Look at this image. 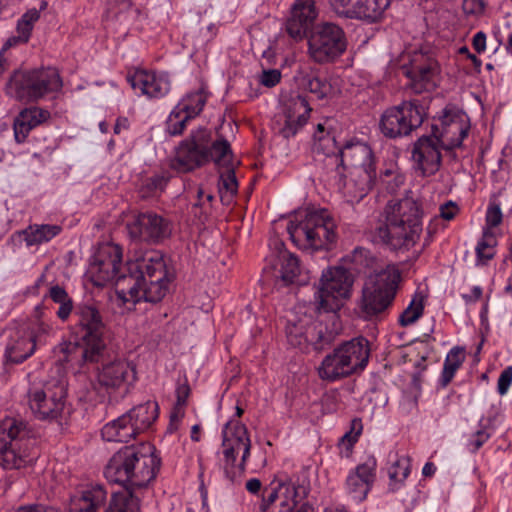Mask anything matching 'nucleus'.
<instances>
[{"label": "nucleus", "mask_w": 512, "mask_h": 512, "mask_svg": "<svg viewBox=\"0 0 512 512\" xmlns=\"http://www.w3.org/2000/svg\"><path fill=\"white\" fill-rule=\"evenodd\" d=\"M88 273L95 286L115 282L118 295L132 302L161 301L174 279L160 251H147L141 258L128 261L123 268L122 248L113 243L98 247L91 257Z\"/></svg>", "instance_id": "nucleus-1"}, {"label": "nucleus", "mask_w": 512, "mask_h": 512, "mask_svg": "<svg viewBox=\"0 0 512 512\" xmlns=\"http://www.w3.org/2000/svg\"><path fill=\"white\" fill-rule=\"evenodd\" d=\"M385 221L374 232L377 241L393 251H408L416 245L423 231L421 204L410 197L389 201Z\"/></svg>", "instance_id": "nucleus-2"}, {"label": "nucleus", "mask_w": 512, "mask_h": 512, "mask_svg": "<svg viewBox=\"0 0 512 512\" xmlns=\"http://www.w3.org/2000/svg\"><path fill=\"white\" fill-rule=\"evenodd\" d=\"M232 158V149L226 139L212 141L211 131L200 127L180 143L175 161L178 169L187 172L210 161L228 168L232 165Z\"/></svg>", "instance_id": "nucleus-3"}, {"label": "nucleus", "mask_w": 512, "mask_h": 512, "mask_svg": "<svg viewBox=\"0 0 512 512\" xmlns=\"http://www.w3.org/2000/svg\"><path fill=\"white\" fill-rule=\"evenodd\" d=\"M287 232L302 249H328L337 240L335 220L326 209L298 212L289 222Z\"/></svg>", "instance_id": "nucleus-4"}, {"label": "nucleus", "mask_w": 512, "mask_h": 512, "mask_svg": "<svg viewBox=\"0 0 512 512\" xmlns=\"http://www.w3.org/2000/svg\"><path fill=\"white\" fill-rule=\"evenodd\" d=\"M35 439L26 421L6 417L0 421V466L4 469H20L32 463Z\"/></svg>", "instance_id": "nucleus-5"}, {"label": "nucleus", "mask_w": 512, "mask_h": 512, "mask_svg": "<svg viewBox=\"0 0 512 512\" xmlns=\"http://www.w3.org/2000/svg\"><path fill=\"white\" fill-rule=\"evenodd\" d=\"M370 357L369 341L362 336L345 341L327 354L319 367L323 380L334 382L362 371Z\"/></svg>", "instance_id": "nucleus-6"}, {"label": "nucleus", "mask_w": 512, "mask_h": 512, "mask_svg": "<svg viewBox=\"0 0 512 512\" xmlns=\"http://www.w3.org/2000/svg\"><path fill=\"white\" fill-rule=\"evenodd\" d=\"M400 281L401 274L395 268H387L365 280L358 302L360 313L365 320L381 318L389 310Z\"/></svg>", "instance_id": "nucleus-7"}, {"label": "nucleus", "mask_w": 512, "mask_h": 512, "mask_svg": "<svg viewBox=\"0 0 512 512\" xmlns=\"http://www.w3.org/2000/svg\"><path fill=\"white\" fill-rule=\"evenodd\" d=\"M159 407L155 401H147L130 409L101 429L104 440L128 442L146 431L157 419Z\"/></svg>", "instance_id": "nucleus-8"}, {"label": "nucleus", "mask_w": 512, "mask_h": 512, "mask_svg": "<svg viewBox=\"0 0 512 512\" xmlns=\"http://www.w3.org/2000/svg\"><path fill=\"white\" fill-rule=\"evenodd\" d=\"M306 37L307 54L317 64L332 63L347 49V39L343 28L332 22L316 25Z\"/></svg>", "instance_id": "nucleus-9"}, {"label": "nucleus", "mask_w": 512, "mask_h": 512, "mask_svg": "<svg viewBox=\"0 0 512 512\" xmlns=\"http://www.w3.org/2000/svg\"><path fill=\"white\" fill-rule=\"evenodd\" d=\"M423 121L424 111L419 101H403L384 110L379 120V129L386 138L396 139L410 135Z\"/></svg>", "instance_id": "nucleus-10"}, {"label": "nucleus", "mask_w": 512, "mask_h": 512, "mask_svg": "<svg viewBox=\"0 0 512 512\" xmlns=\"http://www.w3.org/2000/svg\"><path fill=\"white\" fill-rule=\"evenodd\" d=\"M352 284L351 274L344 267H330L324 270L315 297L317 310L338 311L343 305L342 301L350 297Z\"/></svg>", "instance_id": "nucleus-11"}, {"label": "nucleus", "mask_w": 512, "mask_h": 512, "mask_svg": "<svg viewBox=\"0 0 512 512\" xmlns=\"http://www.w3.org/2000/svg\"><path fill=\"white\" fill-rule=\"evenodd\" d=\"M66 395L67 385L63 379L49 381L42 388L29 390V407L40 420H56L64 413Z\"/></svg>", "instance_id": "nucleus-12"}, {"label": "nucleus", "mask_w": 512, "mask_h": 512, "mask_svg": "<svg viewBox=\"0 0 512 512\" xmlns=\"http://www.w3.org/2000/svg\"><path fill=\"white\" fill-rule=\"evenodd\" d=\"M325 155L331 164H335L336 176L340 177V182L344 177L346 167H350L352 171H376L375 155L371 147L360 141H348L342 147L336 145Z\"/></svg>", "instance_id": "nucleus-13"}, {"label": "nucleus", "mask_w": 512, "mask_h": 512, "mask_svg": "<svg viewBox=\"0 0 512 512\" xmlns=\"http://www.w3.org/2000/svg\"><path fill=\"white\" fill-rule=\"evenodd\" d=\"M439 121L440 125H432L431 135L441 148L450 151L461 147L470 129L468 116L456 106L447 105Z\"/></svg>", "instance_id": "nucleus-14"}, {"label": "nucleus", "mask_w": 512, "mask_h": 512, "mask_svg": "<svg viewBox=\"0 0 512 512\" xmlns=\"http://www.w3.org/2000/svg\"><path fill=\"white\" fill-rule=\"evenodd\" d=\"M74 335L83 341H88L94 346L105 350L104 333L106 325L99 306L92 302H82L73 309Z\"/></svg>", "instance_id": "nucleus-15"}, {"label": "nucleus", "mask_w": 512, "mask_h": 512, "mask_svg": "<svg viewBox=\"0 0 512 512\" xmlns=\"http://www.w3.org/2000/svg\"><path fill=\"white\" fill-rule=\"evenodd\" d=\"M160 468L161 459L155 454V447L147 442L136 444L127 490L142 494L156 479Z\"/></svg>", "instance_id": "nucleus-16"}, {"label": "nucleus", "mask_w": 512, "mask_h": 512, "mask_svg": "<svg viewBox=\"0 0 512 512\" xmlns=\"http://www.w3.org/2000/svg\"><path fill=\"white\" fill-rule=\"evenodd\" d=\"M56 361L70 368H82L87 364L98 363L104 356V351L88 341L76 338L72 341H62L53 349Z\"/></svg>", "instance_id": "nucleus-17"}, {"label": "nucleus", "mask_w": 512, "mask_h": 512, "mask_svg": "<svg viewBox=\"0 0 512 512\" xmlns=\"http://www.w3.org/2000/svg\"><path fill=\"white\" fill-rule=\"evenodd\" d=\"M328 3L340 17L375 23L382 18L390 0H328Z\"/></svg>", "instance_id": "nucleus-18"}, {"label": "nucleus", "mask_w": 512, "mask_h": 512, "mask_svg": "<svg viewBox=\"0 0 512 512\" xmlns=\"http://www.w3.org/2000/svg\"><path fill=\"white\" fill-rule=\"evenodd\" d=\"M127 228L131 237L151 243L163 241L172 232L171 223L152 211L139 213Z\"/></svg>", "instance_id": "nucleus-19"}, {"label": "nucleus", "mask_w": 512, "mask_h": 512, "mask_svg": "<svg viewBox=\"0 0 512 512\" xmlns=\"http://www.w3.org/2000/svg\"><path fill=\"white\" fill-rule=\"evenodd\" d=\"M440 147L432 135H423L413 144L412 160L420 176L430 177L439 171L442 162Z\"/></svg>", "instance_id": "nucleus-20"}, {"label": "nucleus", "mask_w": 512, "mask_h": 512, "mask_svg": "<svg viewBox=\"0 0 512 512\" xmlns=\"http://www.w3.org/2000/svg\"><path fill=\"white\" fill-rule=\"evenodd\" d=\"M403 73L410 79V86L417 94L429 90L434 85L438 72L437 61L422 52L413 54L409 65L402 67Z\"/></svg>", "instance_id": "nucleus-21"}, {"label": "nucleus", "mask_w": 512, "mask_h": 512, "mask_svg": "<svg viewBox=\"0 0 512 512\" xmlns=\"http://www.w3.org/2000/svg\"><path fill=\"white\" fill-rule=\"evenodd\" d=\"M317 16L318 10L314 0H296L286 22L287 34L296 42L301 41L307 36Z\"/></svg>", "instance_id": "nucleus-22"}, {"label": "nucleus", "mask_w": 512, "mask_h": 512, "mask_svg": "<svg viewBox=\"0 0 512 512\" xmlns=\"http://www.w3.org/2000/svg\"><path fill=\"white\" fill-rule=\"evenodd\" d=\"M376 466V459L371 457L349 473L346 490L354 500L363 501L367 497L376 478Z\"/></svg>", "instance_id": "nucleus-23"}, {"label": "nucleus", "mask_w": 512, "mask_h": 512, "mask_svg": "<svg viewBox=\"0 0 512 512\" xmlns=\"http://www.w3.org/2000/svg\"><path fill=\"white\" fill-rule=\"evenodd\" d=\"M133 89H139L149 98L164 97L170 91V80L167 73H156L137 70L127 77Z\"/></svg>", "instance_id": "nucleus-24"}, {"label": "nucleus", "mask_w": 512, "mask_h": 512, "mask_svg": "<svg viewBox=\"0 0 512 512\" xmlns=\"http://www.w3.org/2000/svg\"><path fill=\"white\" fill-rule=\"evenodd\" d=\"M135 379L134 368L125 360L104 364L97 373V384L108 393Z\"/></svg>", "instance_id": "nucleus-25"}, {"label": "nucleus", "mask_w": 512, "mask_h": 512, "mask_svg": "<svg viewBox=\"0 0 512 512\" xmlns=\"http://www.w3.org/2000/svg\"><path fill=\"white\" fill-rule=\"evenodd\" d=\"M311 110L304 96L291 97L285 104L284 125L280 134L287 139L293 137L307 123Z\"/></svg>", "instance_id": "nucleus-26"}, {"label": "nucleus", "mask_w": 512, "mask_h": 512, "mask_svg": "<svg viewBox=\"0 0 512 512\" xmlns=\"http://www.w3.org/2000/svg\"><path fill=\"white\" fill-rule=\"evenodd\" d=\"M135 445H126L120 448L112 455L104 469V475L109 482L119 484L126 490L130 479Z\"/></svg>", "instance_id": "nucleus-27"}, {"label": "nucleus", "mask_w": 512, "mask_h": 512, "mask_svg": "<svg viewBox=\"0 0 512 512\" xmlns=\"http://www.w3.org/2000/svg\"><path fill=\"white\" fill-rule=\"evenodd\" d=\"M338 177V187H343L345 197L349 203H359L371 190L375 179L376 171H351L349 180H345V176L340 183Z\"/></svg>", "instance_id": "nucleus-28"}, {"label": "nucleus", "mask_w": 512, "mask_h": 512, "mask_svg": "<svg viewBox=\"0 0 512 512\" xmlns=\"http://www.w3.org/2000/svg\"><path fill=\"white\" fill-rule=\"evenodd\" d=\"M6 94L19 101L34 102L41 99V89L36 88L31 70H16L6 84Z\"/></svg>", "instance_id": "nucleus-29"}, {"label": "nucleus", "mask_w": 512, "mask_h": 512, "mask_svg": "<svg viewBox=\"0 0 512 512\" xmlns=\"http://www.w3.org/2000/svg\"><path fill=\"white\" fill-rule=\"evenodd\" d=\"M236 424H241V422L230 420L224 425L222 430L224 472L231 482H235L238 479L236 456L240 450V443L237 441Z\"/></svg>", "instance_id": "nucleus-30"}, {"label": "nucleus", "mask_w": 512, "mask_h": 512, "mask_svg": "<svg viewBox=\"0 0 512 512\" xmlns=\"http://www.w3.org/2000/svg\"><path fill=\"white\" fill-rule=\"evenodd\" d=\"M36 350L35 337L26 332L15 331L5 348V360L9 364H20L33 355Z\"/></svg>", "instance_id": "nucleus-31"}, {"label": "nucleus", "mask_w": 512, "mask_h": 512, "mask_svg": "<svg viewBox=\"0 0 512 512\" xmlns=\"http://www.w3.org/2000/svg\"><path fill=\"white\" fill-rule=\"evenodd\" d=\"M107 491L101 484L87 486L80 496L71 498L67 512H98L107 499Z\"/></svg>", "instance_id": "nucleus-32"}, {"label": "nucleus", "mask_w": 512, "mask_h": 512, "mask_svg": "<svg viewBox=\"0 0 512 512\" xmlns=\"http://www.w3.org/2000/svg\"><path fill=\"white\" fill-rule=\"evenodd\" d=\"M51 114L40 107L23 109L15 118L13 129L15 140L23 143L32 129L46 122Z\"/></svg>", "instance_id": "nucleus-33"}, {"label": "nucleus", "mask_w": 512, "mask_h": 512, "mask_svg": "<svg viewBox=\"0 0 512 512\" xmlns=\"http://www.w3.org/2000/svg\"><path fill=\"white\" fill-rule=\"evenodd\" d=\"M306 496L307 490L304 486L292 482L280 483L279 512H313L304 502Z\"/></svg>", "instance_id": "nucleus-34"}, {"label": "nucleus", "mask_w": 512, "mask_h": 512, "mask_svg": "<svg viewBox=\"0 0 512 512\" xmlns=\"http://www.w3.org/2000/svg\"><path fill=\"white\" fill-rule=\"evenodd\" d=\"M37 89H41V98L47 94L61 90L63 83L58 70L54 67H46L31 70Z\"/></svg>", "instance_id": "nucleus-35"}, {"label": "nucleus", "mask_w": 512, "mask_h": 512, "mask_svg": "<svg viewBox=\"0 0 512 512\" xmlns=\"http://www.w3.org/2000/svg\"><path fill=\"white\" fill-rule=\"evenodd\" d=\"M141 494L136 491L113 493L105 512H139Z\"/></svg>", "instance_id": "nucleus-36"}, {"label": "nucleus", "mask_w": 512, "mask_h": 512, "mask_svg": "<svg viewBox=\"0 0 512 512\" xmlns=\"http://www.w3.org/2000/svg\"><path fill=\"white\" fill-rule=\"evenodd\" d=\"M312 320L310 318L300 319L297 322H289L286 327V336L288 343L305 351L310 346L309 330Z\"/></svg>", "instance_id": "nucleus-37"}, {"label": "nucleus", "mask_w": 512, "mask_h": 512, "mask_svg": "<svg viewBox=\"0 0 512 512\" xmlns=\"http://www.w3.org/2000/svg\"><path fill=\"white\" fill-rule=\"evenodd\" d=\"M62 228L59 225L34 224L23 231L27 246L40 245L56 237Z\"/></svg>", "instance_id": "nucleus-38"}, {"label": "nucleus", "mask_w": 512, "mask_h": 512, "mask_svg": "<svg viewBox=\"0 0 512 512\" xmlns=\"http://www.w3.org/2000/svg\"><path fill=\"white\" fill-rule=\"evenodd\" d=\"M206 101L207 94L204 89H200L196 92L188 93L175 108L177 109V113L180 111L193 119L201 113Z\"/></svg>", "instance_id": "nucleus-39"}, {"label": "nucleus", "mask_w": 512, "mask_h": 512, "mask_svg": "<svg viewBox=\"0 0 512 512\" xmlns=\"http://www.w3.org/2000/svg\"><path fill=\"white\" fill-rule=\"evenodd\" d=\"M308 338L310 340V346H312L315 351H322L334 342L335 333L329 330L322 322L312 321Z\"/></svg>", "instance_id": "nucleus-40"}, {"label": "nucleus", "mask_w": 512, "mask_h": 512, "mask_svg": "<svg viewBox=\"0 0 512 512\" xmlns=\"http://www.w3.org/2000/svg\"><path fill=\"white\" fill-rule=\"evenodd\" d=\"M279 261L281 265L280 277L286 284H292L300 274L299 259L295 254L287 250L279 252Z\"/></svg>", "instance_id": "nucleus-41"}, {"label": "nucleus", "mask_w": 512, "mask_h": 512, "mask_svg": "<svg viewBox=\"0 0 512 512\" xmlns=\"http://www.w3.org/2000/svg\"><path fill=\"white\" fill-rule=\"evenodd\" d=\"M47 296L53 302L60 305L56 314L60 320L66 321L75 307L72 298L68 295L66 290L59 285H53L49 288Z\"/></svg>", "instance_id": "nucleus-42"}, {"label": "nucleus", "mask_w": 512, "mask_h": 512, "mask_svg": "<svg viewBox=\"0 0 512 512\" xmlns=\"http://www.w3.org/2000/svg\"><path fill=\"white\" fill-rule=\"evenodd\" d=\"M465 360L464 349L460 347H453L447 354L443 371L441 375L442 386H447L453 379L456 371L460 368Z\"/></svg>", "instance_id": "nucleus-43"}, {"label": "nucleus", "mask_w": 512, "mask_h": 512, "mask_svg": "<svg viewBox=\"0 0 512 512\" xmlns=\"http://www.w3.org/2000/svg\"><path fill=\"white\" fill-rule=\"evenodd\" d=\"M238 190V182L233 168L228 167L227 171L220 176L219 194L221 201L230 204Z\"/></svg>", "instance_id": "nucleus-44"}, {"label": "nucleus", "mask_w": 512, "mask_h": 512, "mask_svg": "<svg viewBox=\"0 0 512 512\" xmlns=\"http://www.w3.org/2000/svg\"><path fill=\"white\" fill-rule=\"evenodd\" d=\"M424 312V298L420 294H415L408 307L400 314L398 323L402 327L414 324Z\"/></svg>", "instance_id": "nucleus-45"}, {"label": "nucleus", "mask_w": 512, "mask_h": 512, "mask_svg": "<svg viewBox=\"0 0 512 512\" xmlns=\"http://www.w3.org/2000/svg\"><path fill=\"white\" fill-rule=\"evenodd\" d=\"M168 178L163 175H153L144 179L139 187V196L147 199L159 195L167 186Z\"/></svg>", "instance_id": "nucleus-46"}, {"label": "nucleus", "mask_w": 512, "mask_h": 512, "mask_svg": "<svg viewBox=\"0 0 512 512\" xmlns=\"http://www.w3.org/2000/svg\"><path fill=\"white\" fill-rule=\"evenodd\" d=\"M39 18V10L33 8L25 12L18 20L16 31L18 34V39L21 40L22 43H27L29 41L34 23L37 22Z\"/></svg>", "instance_id": "nucleus-47"}, {"label": "nucleus", "mask_w": 512, "mask_h": 512, "mask_svg": "<svg viewBox=\"0 0 512 512\" xmlns=\"http://www.w3.org/2000/svg\"><path fill=\"white\" fill-rule=\"evenodd\" d=\"M305 87L319 100L330 97L333 92L331 83L326 78L316 75L306 77Z\"/></svg>", "instance_id": "nucleus-48"}, {"label": "nucleus", "mask_w": 512, "mask_h": 512, "mask_svg": "<svg viewBox=\"0 0 512 512\" xmlns=\"http://www.w3.org/2000/svg\"><path fill=\"white\" fill-rule=\"evenodd\" d=\"M410 473L409 464L407 459L396 460L388 470L390 479L389 490L395 492L399 489V484L408 477Z\"/></svg>", "instance_id": "nucleus-49"}, {"label": "nucleus", "mask_w": 512, "mask_h": 512, "mask_svg": "<svg viewBox=\"0 0 512 512\" xmlns=\"http://www.w3.org/2000/svg\"><path fill=\"white\" fill-rule=\"evenodd\" d=\"M236 435L237 441L240 443V449H243V454L240 463L237 465L236 471L238 472V478L245 471L246 462L250 456L251 440L248 435V430L244 424H236Z\"/></svg>", "instance_id": "nucleus-50"}, {"label": "nucleus", "mask_w": 512, "mask_h": 512, "mask_svg": "<svg viewBox=\"0 0 512 512\" xmlns=\"http://www.w3.org/2000/svg\"><path fill=\"white\" fill-rule=\"evenodd\" d=\"M362 421L359 418H354L351 421V428L340 439L339 445L345 448L346 456L348 457L353 449V446L358 441L362 432Z\"/></svg>", "instance_id": "nucleus-51"}, {"label": "nucleus", "mask_w": 512, "mask_h": 512, "mask_svg": "<svg viewBox=\"0 0 512 512\" xmlns=\"http://www.w3.org/2000/svg\"><path fill=\"white\" fill-rule=\"evenodd\" d=\"M190 119L192 118L180 111L177 113V109L174 108L167 120V132L171 136L181 135Z\"/></svg>", "instance_id": "nucleus-52"}, {"label": "nucleus", "mask_w": 512, "mask_h": 512, "mask_svg": "<svg viewBox=\"0 0 512 512\" xmlns=\"http://www.w3.org/2000/svg\"><path fill=\"white\" fill-rule=\"evenodd\" d=\"M496 245V240L491 233L484 232L483 238L476 246V255L478 260H491L494 257V252H486L487 249H492Z\"/></svg>", "instance_id": "nucleus-53"}, {"label": "nucleus", "mask_w": 512, "mask_h": 512, "mask_svg": "<svg viewBox=\"0 0 512 512\" xmlns=\"http://www.w3.org/2000/svg\"><path fill=\"white\" fill-rule=\"evenodd\" d=\"M491 437L490 432L486 427L481 426L480 429L475 431L467 443V448L471 453H476Z\"/></svg>", "instance_id": "nucleus-54"}, {"label": "nucleus", "mask_w": 512, "mask_h": 512, "mask_svg": "<svg viewBox=\"0 0 512 512\" xmlns=\"http://www.w3.org/2000/svg\"><path fill=\"white\" fill-rule=\"evenodd\" d=\"M324 130H325L324 125L319 123L317 125V130L314 134V137H315V140L318 141L317 149H321L323 151V153L325 154V151H328L331 148H334L337 145V143H336L335 138L333 136H330L329 134H327L326 136L319 135V134H322L324 132Z\"/></svg>", "instance_id": "nucleus-55"}, {"label": "nucleus", "mask_w": 512, "mask_h": 512, "mask_svg": "<svg viewBox=\"0 0 512 512\" xmlns=\"http://www.w3.org/2000/svg\"><path fill=\"white\" fill-rule=\"evenodd\" d=\"M107 10L116 17L129 11L132 8L131 0H106Z\"/></svg>", "instance_id": "nucleus-56"}, {"label": "nucleus", "mask_w": 512, "mask_h": 512, "mask_svg": "<svg viewBox=\"0 0 512 512\" xmlns=\"http://www.w3.org/2000/svg\"><path fill=\"white\" fill-rule=\"evenodd\" d=\"M17 44H23L22 41L18 39V34L16 36L8 38V40L5 42L2 49L0 50V77L9 68V61L5 57L6 50Z\"/></svg>", "instance_id": "nucleus-57"}, {"label": "nucleus", "mask_w": 512, "mask_h": 512, "mask_svg": "<svg viewBox=\"0 0 512 512\" xmlns=\"http://www.w3.org/2000/svg\"><path fill=\"white\" fill-rule=\"evenodd\" d=\"M512 384V366L506 367L500 374L497 390L500 395H505Z\"/></svg>", "instance_id": "nucleus-58"}, {"label": "nucleus", "mask_w": 512, "mask_h": 512, "mask_svg": "<svg viewBox=\"0 0 512 512\" xmlns=\"http://www.w3.org/2000/svg\"><path fill=\"white\" fill-rule=\"evenodd\" d=\"M281 80V72L277 69H268L262 72L260 83L265 87H274Z\"/></svg>", "instance_id": "nucleus-59"}, {"label": "nucleus", "mask_w": 512, "mask_h": 512, "mask_svg": "<svg viewBox=\"0 0 512 512\" xmlns=\"http://www.w3.org/2000/svg\"><path fill=\"white\" fill-rule=\"evenodd\" d=\"M280 483L281 482L277 483V485H274L273 482L269 488L264 489L262 505L270 507L275 503L277 499L280 498Z\"/></svg>", "instance_id": "nucleus-60"}, {"label": "nucleus", "mask_w": 512, "mask_h": 512, "mask_svg": "<svg viewBox=\"0 0 512 512\" xmlns=\"http://www.w3.org/2000/svg\"><path fill=\"white\" fill-rule=\"evenodd\" d=\"M502 222V212L500 206L492 204L488 207L486 213V224L489 227H496Z\"/></svg>", "instance_id": "nucleus-61"}, {"label": "nucleus", "mask_w": 512, "mask_h": 512, "mask_svg": "<svg viewBox=\"0 0 512 512\" xmlns=\"http://www.w3.org/2000/svg\"><path fill=\"white\" fill-rule=\"evenodd\" d=\"M51 332H53V328L51 325L44 323V322H39L32 332H26V333L28 335H32L33 337H35V344H36L37 341L40 343L45 341L44 337L49 336L51 334Z\"/></svg>", "instance_id": "nucleus-62"}, {"label": "nucleus", "mask_w": 512, "mask_h": 512, "mask_svg": "<svg viewBox=\"0 0 512 512\" xmlns=\"http://www.w3.org/2000/svg\"><path fill=\"white\" fill-rule=\"evenodd\" d=\"M190 395V386L185 379L183 383H178L176 388V405L177 406H185L187 399Z\"/></svg>", "instance_id": "nucleus-63"}, {"label": "nucleus", "mask_w": 512, "mask_h": 512, "mask_svg": "<svg viewBox=\"0 0 512 512\" xmlns=\"http://www.w3.org/2000/svg\"><path fill=\"white\" fill-rule=\"evenodd\" d=\"M463 7L468 14L477 15L484 12L486 4L484 0H464Z\"/></svg>", "instance_id": "nucleus-64"}]
</instances>
